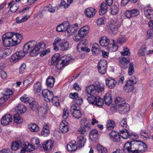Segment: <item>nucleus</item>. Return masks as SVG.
<instances>
[{
    "label": "nucleus",
    "mask_w": 153,
    "mask_h": 153,
    "mask_svg": "<svg viewBox=\"0 0 153 153\" xmlns=\"http://www.w3.org/2000/svg\"><path fill=\"white\" fill-rule=\"evenodd\" d=\"M147 146L143 142L139 140L126 142L124 146L123 151L125 153H139L146 150Z\"/></svg>",
    "instance_id": "1"
},
{
    "label": "nucleus",
    "mask_w": 153,
    "mask_h": 153,
    "mask_svg": "<svg viewBox=\"0 0 153 153\" xmlns=\"http://www.w3.org/2000/svg\"><path fill=\"white\" fill-rule=\"evenodd\" d=\"M125 39H111V43L108 47V50L110 52H114L118 48L117 45H121L125 42Z\"/></svg>",
    "instance_id": "2"
},
{
    "label": "nucleus",
    "mask_w": 153,
    "mask_h": 153,
    "mask_svg": "<svg viewBox=\"0 0 153 153\" xmlns=\"http://www.w3.org/2000/svg\"><path fill=\"white\" fill-rule=\"evenodd\" d=\"M80 124L81 127L78 131L82 134H84L87 131H88L90 128V123L89 120L86 118L82 119L80 122Z\"/></svg>",
    "instance_id": "3"
},
{
    "label": "nucleus",
    "mask_w": 153,
    "mask_h": 153,
    "mask_svg": "<svg viewBox=\"0 0 153 153\" xmlns=\"http://www.w3.org/2000/svg\"><path fill=\"white\" fill-rule=\"evenodd\" d=\"M61 41V39H57L55 40L54 43H53V45L54 47V50L56 51L58 50V48L56 46H59L60 47L61 50L64 51L68 49L69 47V44L68 42L65 41L61 43L60 42Z\"/></svg>",
    "instance_id": "4"
},
{
    "label": "nucleus",
    "mask_w": 153,
    "mask_h": 153,
    "mask_svg": "<svg viewBox=\"0 0 153 153\" xmlns=\"http://www.w3.org/2000/svg\"><path fill=\"white\" fill-rule=\"evenodd\" d=\"M87 100L90 103L98 106H101L103 104V100L99 96L90 95L88 97Z\"/></svg>",
    "instance_id": "5"
},
{
    "label": "nucleus",
    "mask_w": 153,
    "mask_h": 153,
    "mask_svg": "<svg viewBox=\"0 0 153 153\" xmlns=\"http://www.w3.org/2000/svg\"><path fill=\"white\" fill-rule=\"evenodd\" d=\"M59 55L58 54H55L51 58L52 64H55L56 63V67L59 70L61 69L64 65H65L63 61L59 58Z\"/></svg>",
    "instance_id": "6"
},
{
    "label": "nucleus",
    "mask_w": 153,
    "mask_h": 153,
    "mask_svg": "<svg viewBox=\"0 0 153 153\" xmlns=\"http://www.w3.org/2000/svg\"><path fill=\"white\" fill-rule=\"evenodd\" d=\"M120 136L124 139L128 138L135 139L137 138V135L135 134H129L128 130L126 129L120 130Z\"/></svg>",
    "instance_id": "7"
},
{
    "label": "nucleus",
    "mask_w": 153,
    "mask_h": 153,
    "mask_svg": "<svg viewBox=\"0 0 153 153\" xmlns=\"http://www.w3.org/2000/svg\"><path fill=\"white\" fill-rule=\"evenodd\" d=\"M107 68V62L105 60H101L99 62L98 66V69L99 73L104 74L106 72Z\"/></svg>",
    "instance_id": "8"
},
{
    "label": "nucleus",
    "mask_w": 153,
    "mask_h": 153,
    "mask_svg": "<svg viewBox=\"0 0 153 153\" xmlns=\"http://www.w3.org/2000/svg\"><path fill=\"white\" fill-rule=\"evenodd\" d=\"M137 81V80L135 79L134 80L130 79L128 80L124 87L125 91L127 93L132 91L133 89L134 85L136 83Z\"/></svg>",
    "instance_id": "9"
},
{
    "label": "nucleus",
    "mask_w": 153,
    "mask_h": 153,
    "mask_svg": "<svg viewBox=\"0 0 153 153\" xmlns=\"http://www.w3.org/2000/svg\"><path fill=\"white\" fill-rule=\"evenodd\" d=\"M42 94L45 101L49 102L53 97V94L52 91H50L47 89L43 90Z\"/></svg>",
    "instance_id": "10"
},
{
    "label": "nucleus",
    "mask_w": 153,
    "mask_h": 153,
    "mask_svg": "<svg viewBox=\"0 0 153 153\" xmlns=\"http://www.w3.org/2000/svg\"><path fill=\"white\" fill-rule=\"evenodd\" d=\"M39 107L38 103L32 97L29 98V109L34 111H38Z\"/></svg>",
    "instance_id": "11"
},
{
    "label": "nucleus",
    "mask_w": 153,
    "mask_h": 153,
    "mask_svg": "<svg viewBox=\"0 0 153 153\" xmlns=\"http://www.w3.org/2000/svg\"><path fill=\"white\" fill-rule=\"evenodd\" d=\"M85 91L88 94L92 96H97V95L99 93L93 85H91L87 86Z\"/></svg>",
    "instance_id": "12"
},
{
    "label": "nucleus",
    "mask_w": 153,
    "mask_h": 153,
    "mask_svg": "<svg viewBox=\"0 0 153 153\" xmlns=\"http://www.w3.org/2000/svg\"><path fill=\"white\" fill-rule=\"evenodd\" d=\"M12 117L10 114L4 115L1 120V123L3 126L9 124L12 120Z\"/></svg>",
    "instance_id": "13"
},
{
    "label": "nucleus",
    "mask_w": 153,
    "mask_h": 153,
    "mask_svg": "<svg viewBox=\"0 0 153 153\" xmlns=\"http://www.w3.org/2000/svg\"><path fill=\"white\" fill-rule=\"evenodd\" d=\"M139 14V11L136 9H134L131 10H127L125 13V15L127 18L137 16Z\"/></svg>",
    "instance_id": "14"
},
{
    "label": "nucleus",
    "mask_w": 153,
    "mask_h": 153,
    "mask_svg": "<svg viewBox=\"0 0 153 153\" xmlns=\"http://www.w3.org/2000/svg\"><path fill=\"white\" fill-rule=\"evenodd\" d=\"M53 142L51 140H49L44 142L42 144V147L45 152H49L53 147Z\"/></svg>",
    "instance_id": "15"
},
{
    "label": "nucleus",
    "mask_w": 153,
    "mask_h": 153,
    "mask_svg": "<svg viewBox=\"0 0 153 153\" xmlns=\"http://www.w3.org/2000/svg\"><path fill=\"white\" fill-rule=\"evenodd\" d=\"M89 27L88 26L85 25L81 28L78 32V35L80 37H85L89 32Z\"/></svg>",
    "instance_id": "16"
},
{
    "label": "nucleus",
    "mask_w": 153,
    "mask_h": 153,
    "mask_svg": "<svg viewBox=\"0 0 153 153\" xmlns=\"http://www.w3.org/2000/svg\"><path fill=\"white\" fill-rule=\"evenodd\" d=\"M69 127L68 123L65 120H62L59 126V130L61 132L65 133L68 131Z\"/></svg>",
    "instance_id": "17"
},
{
    "label": "nucleus",
    "mask_w": 153,
    "mask_h": 153,
    "mask_svg": "<svg viewBox=\"0 0 153 153\" xmlns=\"http://www.w3.org/2000/svg\"><path fill=\"white\" fill-rule=\"evenodd\" d=\"M108 27V29L110 30L109 32H112L113 33H116L117 32V30L120 27L119 24L117 22L114 23L111 22L110 23Z\"/></svg>",
    "instance_id": "18"
},
{
    "label": "nucleus",
    "mask_w": 153,
    "mask_h": 153,
    "mask_svg": "<svg viewBox=\"0 0 153 153\" xmlns=\"http://www.w3.org/2000/svg\"><path fill=\"white\" fill-rule=\"evenodd\" d=\"M96 12V10L94 8L90 7L86 9L85 10L86 16L88 18L93 17Z\"/></svg>",
    "instance_id": "19"
},
{
    "label": "nucleus",
    "mask_w": 153,
    "mask_h": 153,
    "mask_svg": "<svg viewBox=\"0 0 153 153\" xmlns=\"http://www.w3.org/2000/svg\"><path fill=\"white\" fill-rule=\"evenodd\" d=\"M15 110L17 114H22L26 112L27 108L23 105L19 103L15 107Z\"/></svg>",
    "instance_id": "20"
},
{
    "label": "nucleus",
    "mask_w": 153,
    "mask_h": 153,
    "mask_svg": "<svg viewBox=\"0 0 153 153\" xmlns=\"http://www.w3.org/2000/svg\"><path fill=\"white\" fill-rule=\"evenodd\" d=\"M120 67L123 69L127 68L128 67V63L129 61L128 59L124 57L120 59L119 61Z\"/></svg>",
    "instance_id": "21"
},
{
    "label": "nucleus",
    "mask_w": 153,
    "mask_h": 153,
    "mask_svg": "<svg viewBox=\"0 0 153 153\" xmlns=\"http://www.w3.org/2000/svg\"><path fill=\"white\" fill-rule=\"evenodd\" d=\"M110 137L114 141L119 142L120 140V135L117 132L112 131L110 133Z\"/></svg>",
    "instance_id": "22"
},
{
    "label": "nucleus",
    "mask_w": 153,
    "mask_h": 153,
    "mask_svg": "<svg viewBox=\"0 0 153 153\" xmlns=\"http://www.w3.org/2000/svg\"><path fill=\"white\" fill-rule=\"evenodd\" d=\"M106 84L108 87L111 89L115 86L117 82L114 79L109 77L106 80Z\"/></svg>",
    "instance_id": "23"
},
{
    "label": "nucleus",
    "mask_w": 153,
    "mask_h": 153,
    "mask_svg": "<svg viewBox=\"0 0 153 153\" xmlns=\"http://www.w3.org/2000/svg\"><path fill=\"white\" fill-rule=\"evenodd\" d=\"M42 84L39 82L37 81L33 85V91L35 93L39 94L42 90Z\"/></svg>",
    "instance_id": "24"
},
{
    "label": "nucleus",
    "mask_w": 153,
    "mask_h": 153,
    "mask_svg": "<svg viewBox=\"0 0 153 153\" xmlns=\"http://www.w3.org/2000/svg\"><path fill=\"white\" fill-rule=\"evenodd\" d=\"M66 147L68 151L70 152L76 150L77 147L76 142L74 140L68 144Z\"/></svg>",
    "instance_id": "25"
},
{
    "label": "nucleus",
    "mask_w": 153,
    "mask_h": 153,
    "mask_svg": "<svg viewBox=\"0 0 153 153\" xmlns=\"http://www.w3.org/2000/svg\"><path fill=\"white\" fill-rule=\"evenodd\" d=\"M48 109L47 104L46 103H44L42 105L39 107L38 112L39 113H42V115H45L47 113V110Z\"/></svg>",
    "instance_id": "26"
},
{
    "label": "nucleus",
    "mask_w": 153,
    "mask_h": 153,
    "mask_svg": "<svg viewBox=\"0 0 153 153\" xmlns=\"http://www.w3.org/2000/svg\"><path fill=\"white\" fill-rule=\"evenodd\" d=\"M69 25L68 23H63L57 26L56 27V30L57 31L59 32H63L68 29Z\"/></svg>",
    "instance_id": "27"
},
{
    "label": "nucleus",
    "mask_w": 153,
    "mask_h": 153,
    "mask_svg": "<svg viewBox=\"0 0 153 153\" xmlns=\"http://www.w3.org/2000/svg\"><path fill=\"white\" fill-rule=\"evenodd\" d=\"M61 59L65 63V66L67 65L73 61L72 57L70 55L68 54L63 56Z\"/></svg>",
    "instance_id": "28"
},
{
    "label": "nucleus",
    "mask_w": 153,
    "mask_h": 153,
    "mask_svg": "<svg viewBox=\"0 0 153 153\" xmlns=\"http://www.w3.org/2000/svg\"><path fill=\"white\" fill-rule=\"evenodd\" d=\"M86 141L85 138L83 136H79L77 137V142L78 145V147L79 148L84 146V144Z\"/></svg>",
    "instance_id": "29"
},
{
    "label": "nucleus",
    "mask_w": 153,
    "mask_h": 153,
    "mask_svg": "<svg viewBox=\"0 0 153 153\" xmlns=\"http://www.w3.org/2000/svg\"><path fill=\"white\" fill-rule=\"evenodd\" d=\"M122 104L117 107L118 110L121 112H126L128 111L130 108L129 105L126 103L125 102Z\"/></svg>",
    "instance_id": "30"
},
{
    "label": "nucleus",
    "mask_w": 153,
    "mask_h": 153,
    "mask_svg": "<svg viewBox=\"0 0 153 153\" xmlns=\"http://www.w3.org/2000/svg\"><path fill=\"white\" fill-rule=\"evenodd\" d=\"M91 51L94 55L98 54L100 52V48L99 45L96 43H93L92 46Z\"/></svg>",
    "instance_id": "31"
},
{
    "label": "nucleus",
    "mask_w": 153,
    "mask_h": 153,
    "mask_svg": "<svg viewBox=\"0 0 153 153\" xmlns=\"http://www.w3.org/2000/svg\"><path fill=\"white\" fill-rule=\"evenodd\" d=\"M94 85L98 93L101 92L104 90V85L102 83L97 82Z\"/></svg>",
    "instance_id": "32"
},
{
    "label": "nucleus",
    "mask_w": 153,
    "mask_h": 153,
    "mask_svg": "<svg viewBox=\"0 0 153 153\" xmlns=\"http://www.w3.org/2000/svg\"><path fill=\"white\" fill-rule=\"evenodd\" d=\"M22 147L21 142L19 140H17L12 143L11 146V149L14 150H16L17 149L20 148Z\"/></svg>",
    "instance_id": "33"
},
{
    "label": "nucleus",
    "mask_w": 153,
    "mask_h": 153,
    "mask_svg": "<svg viewBox=\"0 0 153 153\" xmlns=\"http://www.w3.org/2000/svg\"><path fill=\"white\" fill-rule=\"evenodd\" d=\"M50 133L49 127L48 125H44L41 132L42 136L44 137H47L49 135Z\"/></svg>",
    "instance_id": "34"
},
{
    "label": "nucleus",
    "mask_w": 153,
    "mask_h": 153,
    "mask_svg": "<svg viewBox=\"0 0 153 153\" xmlns=\"http://www.w3.org/2000/svg\"><path fill=\"white\" fill-rule=\"evenodd\" d=\"M54 83V78L52 76L49 77L46 80V83L47 86L50 88L53 87Z\"/></svg>",
    "instance_id": "35"
},
{
    "label": "nucleus",
    "mask_w": 153,
    "mask_h": 153,
    "mask_svg": "<svg viewBox=\"0 0 153 153\" xmlns=\"http://www.w3.org/2000/svg\"><path fill=\"white\" fill-rule=\"evenodd\" d=\"M108 6L105 2H102L101 5V8L99 10V14L100 15H103L107 11Z\"/></svg>",
    "instance_id": "36"
},
{
    "label": "nucleus",
    "mask_w": 153,
    "mask_h": 153,
    "mask_svg": "<svg viewBox=\"0 0 153 153\" xmlns=\"http://www.w3.org/2000/svg\"><path fill=\"white\" fill-rule=\"evenodd\" d=\"M144 14L147 18L149 19H153V10L148 9L144 11Z\"/></svg>",
    "instance_id": "37"
},
{
    "label": "nucleus",
    "mask_w": 153,
    "mask_h": 153,
    "mask_svg": "<svg viewBox=\"0 0 153 153\" xmlns=\"http://www.w3.org/2000/svg\"><path fill=\"white\" fill-rule=\"evenodd\" d=\"M107 128L109 130L113 129L115 126L114 122L111 120H109L107 121L106 125Z\"/></svg>",
    "instance_id": "38"
},
{
    "label": "nucleus",
    "mask_w": 153,
    "mask_h": 153,
    "mask_svg": "<svg viewBox=\"0 0 153 153\" xmlns=\"http://www.w3.org/2000/svg\"><path fill=\"white\" fill-rule=\"evenodd\" d=\"M35 46L40 53L42 51V50L45 49L46 48L45 44L42 42H39Z\"/></svg>",
    "instance_id": "39"
},
{
    "label": "nucleus",
    "mask_w": 153,
    "mask_h": 153,
    "mask_svg": "<svg viewBox=\"0 0 153 153\" xmlns=\"http://www.w3.org/2000/svg\"><path fill=\"white\" fill-rule=\"evenodd\" d=\"M111 43V39H101L100 41V45L102 47L107 46L109 45Z\"/></svg>",
    "instance_id": "40"
},
{
    "label": "nucleus",
    "mask_w": 153,
    "mask_h": 153,
    "mask_svg": "<svg viewBox=\"0 0 153 153\" xmlns=\"http://www.w3.org/2000/svg\"><path fill=\"white\" fill-rule=\"evenodd\" d=\"M104 101L105 104L108 105H109L112 102V98L109 94H106L105 96Z\"/></svg>",
    "instance_id": "41"
},
{
    "label": "nucleus",
    "mask_w": 153,
    "mask_h": 153,
    "mask_svg": "<svg viewBox=\"0 0 153 153\" xmlns=\"http://www.w3.org/2000/svg\"><path fill=\"white\" fill-rule=\"evenodd\" d=\"M98 131L96 129L91 131L89 133L90 137L91 139H97L98 137Z\"/></svg>",
    "instance_id": "42"
},
{
    "label": "nucleus",
    "mask_w": 153,
    "mask_h": 153,
    "mask_svg": "<svg viewBox=\"0 0 153 153\" xmlns=\"http://www.w3.org/2000/svg\"><path fill=\"white\" fill-rule=\"evenodd\" d=\"M30 144L38 147L40 144V141L39 138L37 137H33L31 140Z\"/></svg>",
    "instance_id": "43"
},
{
    "label": "nucleus",
    "mask_w": 153,
    "mask_h": 153,
    "mask_svg": "<svg viewBox=\"0 0 153 153\" xmlns=\"http://www.w3.org/2000/svg\"><path fill=\"white\" fill-rule=\"evenodd\" d=\"M13 119L15 122L17 124H20L23 122V119L19 114H16L14 115Z\"/></svg>",
    "instance_id": "44"
},
{
    "label": "nucleus",
    "mask_w": 153,
    "mask_h": 153,
    "mask_svg": "<svg viewBox=\"0 0 153 153\" xmlns=\"http://www.w3.org/2000/svg\"><path fill=\"white\" fill-rule=\"evenodd\" d=\"M30 127H29L30 130L32 132H36L38 131L39 130V127L35 123H31L29 125Z\"/></svg>",
    "instance_id": "45"
},
{
    "label": "nucleus",
    "mask_w": 153,
    "mask_h": 153,
    "mask_svg": "<svg viewBox=\"0 0 153 153\" xmlns=\"http://www.w3.org/2000/svg\"><path fill=\"white\" fill-rule=\"evenodd\" d=\"M119 10L117 6L114 5L111 7V13L113 15H116L119 12Z\"/></svg>",
    "instance_id": "46"
},
{
    "label": "nucleus",
    "mask_w": 153,
    "mask_h": 153,
    "mask_svg": "<svg viewBox=\"0 0 153 153\" xmlns=\"http://www.w3.org/2000/svg\"><path fill=\"white\" fill-rule=\"evenodd\" d=\"M30 53V56H35L40 53L39 51L37 50L35 46L31 49Z\"/></svg>",
    "instance_id": "47"
},
{
    "label": "nucleus",
    "mask_w": 153,
    "mask_h": 153,
    "mask_svg": "<svg viewBox=\"0 0 153 153\" xmlns=\"http://www.w3.org/2000/svg\"><path fill=\"white\" fill-rule=\"evenodd\" d=\"M71 113H72L73 116L77 119L80 118L82 115L81 112L79 109Z\"/></svg>",
    "instance_id": "48"
},
{
    "label": "nucleus",
    "mask_w": 153,
    "mask_h": 153,
    "mask_svg": "<svg viewBox=\"0 0 153 153\" xmlns=\"http://www.w3.org/2000/svg\"><path fill=\"white\" fill-rule=\"evenodd\" d=\"M73 28L71 29L70 28H68L65 30L64 31V35L68 37L69 36L71 35L72 33L74 32V31H73Z\"/></svg>",
    "instance_id": "49"
},
{
    "label": "nucleus",
    "mask_w": 153,
    "mask_h": 153,
    "mask_svg": "<svg viewBox=\"0 0 153 153\" xmlns=\"http://www.w3.org/2000/svg\"><path fill=\"white\" fill-rule=\"evenodd\" d=\"M11 39H3L2 41L5 47L11 46Z\"/></svg>",
    "instance_id": "50"
},
{
    "label": "nucleus",
    "mask_w": 153,
    "mask_h": 153,
    "mask_svg": "<svg viewBox=\"0 0 153 153\" xmlns=\"http://www.w3.org/2000/svg\"><path fill=\"white\" fill-rule=\"evenodd\" d=\"M20 59L18 55H17L15 53L11 56L10 59V62H11L16 63Z\"/></svg>",
    "instance_id": "51"
},
{
    "label": "nucleus",
    "mask_w": 153,
    "mask_h": 153,
    "mask_svg": "<svg viewBox=\"0 0 153 153\" xmlns=\"http://www.w3.org/2000/svg\"><path fill=\"white\" fill-rule=\"evenodd\" d=\"M125 102L120 97H118L116 98L115 102L117 107L120 105L122 104L123 103H124Z\"/></svg>",
    "instance_id": "52"
},
{
    "label": "nucleus",
    "mask_w": 153,
    "mask_h": 153,
    "mask_svg": "<svg viewBox=\"0 0 153 153\" xmlns=\"http://www.w3.org/2000/svg\"><path fill=\"white\" fill-rule=\"evenodd\" d=\"M12 91L9 88H7L5 91V93L4 96L6 97V99L11 97L13 94Z\"/></svg>",
    "instance_id": "53"
},
{
    "label": "nucleus",
    "mask_w": 153,
    "mask_h": 153,
    "mask_svg": "<svg viewBox=\"0 0 153 153\" xmlns=\"http://www.w3.org/2000/svg\"><path fill=\"white\" fill-rule=\"evenodd\" d=\"M120 54L123 56H129L130 55L131 53L129 49L125 47L124 48L123 51L120 52Z\"/></svg>",
    "instance_id": "54"
},
{
    "label": "nucleus",
    "mask_w": 153,
    "mask_h": 153,
    "mask_svg": "<svg viewBox=\"0 0 153 153\" xmlns=\"http://www.w3.org/2000/svg\"><path fill=\"white\" fill-rule=\"evenodd\" d=\"M76 48L78 51L79 52L85 51L87 52H89L90 51V49L87 48L85 46H79V48L77 47Z\"/></svg>",
    "instance_id": "55"
},
{
    "label": "nucleus",
    "mask_w": 153,
    "mask_h": 153,
    "mask_svg": "<svg viewBox=\"0 0 153 153\" xmlns=\"http://www.w3.org/2000/svg\"><path fill=\"white\" fill-rule=\"evenodd\" d=\"M14 34V32H7L2 35V38H11Z\"/></svg>",
    "instance_id": "56"
},
{
    "label": "nucleus",
    "mask_w": 153,
    "mask_h": 153,
    "mask_svg": "<svg viewBox=\"0 0 153 153\" xmlns=\"http://www.w3.org/2000/svg\"><path fill=\"white\" fill-rule=\"evenodd\" d=\"M52 100V102L53 105H54L57 106L59 105V99L58 98L57 96H53V97L52 99L51 100Z\"/></svg>",
    "instance_id": "57"
},
{
    "label": "nucleus",
    "mask_w": 153,
    "mask_h": 153,
    "mask_svg": "<svg viewBox=\"0 0 153 153\" xmlns=\"http://www.w3.org/2000/svg\"><path fill=\"white\" fill-rule=\"evenodd\" d=\"M134 64L133 63H130L128 71V73L129 75H131L134 73Z\"/></svg>",
    "instance_id": "58"
},
{
    "label": "nucleus",
    "mask_w": 153,
    "mask_h": 153,
    "mask_svg": "<svg viewBox=\"0 0 153 153\" xmlns=\"http://www.w3.org/2000/svg\"><path fill=\"white\" fill-rule=\"evenodd\" d=\"M105 21L106 20L105 18L102 17L97 19V23L98 25L100 26L104 24Z\"/></svg>",
    "instance_id": "59"
},
{
    "label": "nucleus",
    "mask_w": 153,
    "mask_h": 153,
    "mask_svg": "<svg viewBox=\"0 0 153 153\" xmlns=\"http://www.w3.org/2000/svg\"><path fill=\"white\" fill-rule=\"evenodd\" d=\"M45 8L46 10H48L50 12L52 13H54L56 9L55 7L52 6L50 4L46 6Z\"/></svg>",
    "instance_id": "60"
},
{
    "label": "nucleus",
    "mask_w": 153,
    "mask_h": 153,
    "mask_svg": "<svg viewBox=\"0 0 153 153\" xmlns=\"http://www.w3.org/2000/svg\"><path fill=\"white\" fill-rule=\"evenodd\" d=\"M88 42L86 39H84L80 41L79 43L78 44L77 47L79 48V46H86Z\"/></svg>",
    "instance_id": "61"
},
{
    "label": "nucleus",
    "mask_w": 153,
    "mask_h": 153,
    "mask_svg": "<svg viewBox=\"0 0 153 153\" xmlns=\"http://www.w3.org/2000/svg\"><path fill=\"white\" fill-rule=\"evenodd\" d=\"M146 51L145 48H141L138 52V54L140 56H143L145 55Z\"/></svg>",
    "instance_id": "62"
},
{
    "label": "nucleus",
    "mask_w": 153,
    "mask_h": 153,
    "mask_svg": "<svg viewBox=\"0 0 153 153\" xmlns=\"http://www.w3.org/2000/svg\"><path fill=\"white\" fill-rule=\"evenodd\" d=\"M83 100V99L82 97H78L75 100V102H76L75 104H76L79 106V105L82 103Z\"/></svg>",
    "instance_id": "63"
},
{
    "label": "nucleus",
    "mask_w": 153,
    "mask_h": 153,
    "mask_svg": "<svg viewBox=\"0 0 153 153\" xmlns=\"http://www.w3.org/2000/svg\"><path fill=\"white\" fill-rule=\"evenodd\" d=\"M97 150L99 153H106L107 151L106 149L102 146L98 147Z\"/></svg>",
    "instance_id": "64"
}]
</instances>
